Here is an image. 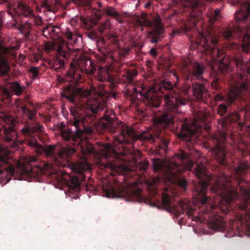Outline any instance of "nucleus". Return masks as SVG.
Here are the masks:
<instances>
[{
    "mask_svg": "<svg viewBox=\"0 0 250 250\" xmlns=\"http://www.w3.org/2000/svg\"><path fill=\"white\" fill-rule=\"evenodd\" d=\"M80 21H83L84 26L85 28L87 30H89L93 27V24L91 21H86L85 20L83 21L81 20L80 17L78 16H76L72 18L70 21V22L72 25L75 26L79 23Z\"/></svg>",
    "mask_w": 250,
    "mask_h": 250,
    "instance_id": "obj_24",
    "label": "nucleus"
},
{
    "mask_svg": "<svg viewBox=\"0 0 250 250\" xmlns=\"http://www.w3.org/2000/svg\"><path fill=\"white\" fill-rule=\"evenodd\" d=\"M31 1V2L32 3H35V0H30Z\"/></svg>",
    "mask_w": 250,
    "mask_h": 250,
    "instance_id": "obj_48",
    "label": "nucleus"
},
{
    "mask_svg": "<svg viewBox=\"0 0 250 250\" xmlns=\"http://www.w3.org/2000/svg\"><path fill=\"white\" fill-rule=\"evenodd\" d=\"M118 71H120L122 80L128 83L125 94L131 100L143 99L147 107L156 108L159 107L161 98L165 100L164 111L160 115H154V126L147 132L142 133L140 138L155 143L157 150L159 153L163 150L166 152L168 142L164 137V133L159 129L164 128L166 125L173 123L175 114L181 112L180 106L188 102L189 97L193 95L199 101L206 103L210 94L208 89V81L203 78L204 67L197 62L185 64L181 69L182 73L186 80H198L201 82L190 84L184 83L179 89H174L173 84L168 79L162 81L159 85L146 87L144 85L137 88L132 84L133 79L137 75L136 69L129 63L120 64Z\"/></svg>",
    "mask_w": 250,
    "mask_h": 250,
    "instance_id": "obj_2",
    "label": "nucleus"
},
{
    "mask_svg": "<svg viewBox=\"0 0 250 250\" xmlns=\"http://www.w3.org/2000/svg\"><path fill=\"white\" fill-rule=\"evenodd\" d=\"M10 151L7 150H0V178H5L6 183L10 181L8 175H13L15 168L11 164L12 161L9 155Z\"/></svg>",
    "mask_w": 250,
    "mask_h": 250,
    "instance_id": "obj_15",
    "label": "nucleus"
},
{
    "mask_svg": "<svg viewBox=\"0 0 250 250\" xmlns=\"http://www.w3.org/2000/svg\"><path fill=\"white\" fill-rule=\"evenodd\" d=\"M28 104H29L30 105H33V103H31V102H30V101H28Z\"/></svg>",
    "mask_w": 250,
    "mask_h": 250,
    "instance_id": "obj_46",
    "label": "nucleus"
},
{
    "mask_svg": "<svg viewBox=\"0 0 250 250\" xmlns=\"http://www.w3.org/2000/svg\"><path fill=\"white\" fill-rule=\"evenodd\" d=\"M1 0L3 2H7L8 7L13 10L15 13L29 18L31 21L34 22L37 26H41L43 25L42 18L40 16H35L33 10L26 5L19 2L17 0Z\"/></svg>",
    "mask_w": 250,
    "mask_h": 250,
    "instance_id": "obj_14",
    "label": "nucleus"
},
{
    "mask_svg": "<svg viewBox=\"0 0 250 250\" xmlns=\"http://www.w3.org/2000/svg\"><path fill=\"white\" fill-rule=\"evenodd\" d=\"M235 33L243 36L242 41V50L247 53L250 51V36L248 33L243 34L241 27L237 26L236 29L231 30L226 29L223 33L224 38L229 40L234 37ZM237 65V76L236 80H234V86L229 91L227 97L225 98L221 93L214 92L215 101H225L229 104H232L235 100L243 98L245 95L249 94V87L250 86V60L249 62H245L241 58H236L235 60Z\"/></svg>",
    "mask_w": 250,
    "mask_h": 250,
    "instance_id": "obj_4",
    "label": "nucleus"
},
{
    "mask_svg": "<svg viewBox=\"0 0 250 250\" xmlns=\"http://www.w3.org/2000/svg\"><path fill=\"white\" fill-rule=\"evenodd\" d=\"M250 15V3L245 1L240 4L239 9L235 12L234 17L238 22H245Z\"/></svg>",
    "mask_w": 250,
    "mask_h": 250,
    "instance_id": "obj_18",
    "label": "nucleus"
},
{
    "mask_svg": "<svg viewBox=\"0 0 250 250\" xmlns=\"http://www.w3.org/2000/svg\"><path fill=\"white\" fill-rule=\"evenodd\" d=\"M112 97H113L114 99H116L117 98V94L115 93H113Z\"/></svg>",
    "mask_w": 250,
    "mask_h": 250,
    "instance_id": "obj_44",
    "label": "nucleus"
},
{
    "mask_svg": "<svg viewBox=\"0 0 250 250\" xmlns=\"http://www.w3.org/2000/svg\"><path fill=\"white\" fill-rule=\"evenodd\" d=\"M60 31L61 29L59 27L54 26L49 23L42 29V35L46 38L52 37L53 36H57Z\"/></svg>",
    "mask_w": 250,
    "mask_h": 250,
    "instance_id": "obj_20",
    "label": "nucleus"
},
{
    "mask_svg": "<svg viewBox=\"0 0 250 250\" xmlns=\"http://www.w3.org/2000/svg\"><path fill=\"white\" fill-rule=\"evenodd\" d=\"M130 52V49L128 47H126L120 49L118 51L117 53L120 57V59L122 58H125L126 56H127Z\"/></svg>",
    "mask_w": 250,
    "mask_h": 250,
    "instance_id": "obj_30",
    "label": "nucleus"
},
{
    "mask_svg": "<svg viewBox=\"0 0 250 250\" xmlns=\"http://www.w3.org/2000/svg\"><path fill=\"white\" fill-rule=\"evenodd\" d=\"M111 40H112V41L114 43H117V37L116 36H112L111 38Z\"/></svg>",
    "mask_w": 250,
    "mask_h": 250,
    "instance_id": "obj_39",
    "label": "nucleus"
},
{
    "mask_svg": "<svg viewBox=\"0 0 250 250\" xmlns=\"http://www.w3.org/2000/svg\"><path fill=\"white\" fill-rule=\"evenodd\" d=\"M104 167L111 169L113 175L115 174H126L129 170V168L127 167L117 164L115 161H109L105 164Z\"/></svg>",
    "mask_w": 250,
    "mask_h": 250,
    "instance_id": "obj_19",
    "label": "nucleus"
},
{
    "mask_svg": "<svg viewBox=\"0 0 250 250\" xmlns=\"http://www.w3.org/2000/svg\"><path fill=\"white\" fill-rule=\"evenodd\" d=\"M191 153L181 150L176 154L175 159L180 162L175 160L167 162L160 159L153 160V169L155 171L159 172L164 174H169L174 178H177L178 185L184 190L187 189L188 181L184 178H178L179 173L186 170H189L199 179L202 180L197 185L195 186V198L193 204L195 208H198V212L208 216L210 222L212 229H219L224 225L222 218L215 214L214 210L218 209V207L213 204V199L206 195L208 187L210 186L212 193L216 192L220 194L219 198H225L229 201L232 197L236 196V193L230 188H226L222 190L219 187L220 179L227 181L225 175L221 174L220 176L211 175L208 172L205 162L202 161L194 163L191 160Z\"/></svg>",
    "mask_w": 250,
    "mask_h": 250,
    "instance_id": "obj_3",
    "label": "nucleus"
},
{
    "mask_svg": "<svg viewBox=\"0 0 250 250\" xmlns=\"http://www.w3.org/2000/svg\"><path fill=\"white\" fill-rule=\"evenodd\" d=\"M99 80L101 82L108 81L112 84L115 83L114 79L111 77L108 72V69L105 70L104 74H100L99 76Z\"/></svg>",
    "mask_w": 250,
    "mask_h": 250,
    "instance_id": "obj_26",
    "label": "nucleus"
},
{
    "mask_svg": "<svg viewBox=\"0 0 250 250\" xmlns=\"http://www.w3.org/2000/svg\"><path fill=\"white\" fill-rule=\"evenodd\" d=\"M9 88L12 92L17 96H20L22 94L24 88L17 82L11 83Z\"/></svg>",
    "mask_w": 250,
    "mask_h": 250,
    "instance_id": "obj_25",
    "label": "nucleus"
},
{
    "mask_svg": "<svg viewBox=\"0 0 250 250\" xmlns=\"http://www.w3.org/2000/svg\"><path fill=\"white\" fill-rule=\"evenodd\" d=\"M99 50L103 55L104 56H106V53L107 51L105 50V49L103 48L102 47H99Z\"/></svg>",
    "mask_w": 250,
    "mask_h": 250,
    "instance_id": "obj_37",
    "label": "nucleus"
},
{
    "mask_svg": "<svg viewBox=\"0 0 250 250\" xmlns=\"http://www.w3.org/2000/svg\"><path fill=\"white\" fill-rule=\"evenodd\" d=\"M86 189L87 190L92 191V193L94 194H96L97 189L96 188L92 185L87 184L86 186Z\"/></svg>",
    "mask_w": 250,
    "mask_h": 250,
    "instance_id": "obj_35",
    "label": "nucleus"
},
{
    "mask_svg": "<svg viewBox=\"0 0 250 250\" xmlns=\"http://www.w3.org/2000/svg\"><path fill=\"white\" fill-rule=\"evenodd\" d=\"M207 16L210 24L219 21L222 18L221 11L219 9L210 8L207 13Z\"/></svg>",
    "mask_w": 250,
    "mask_h": 250,
    "instance_id": "obj_21",
    "label": "nucleus"
},
{
    "mask_svg": "<svg viewBox=\"0 0 250 250\" xmlns=\"http://www.w3.org/2000/svg\"><path fill=\"white\" fill-rule=\"evenodd\" d=\"M64 79L62 78H60V79H59V81L60 82H62V81H63Z\"/></svg>",
    "mask_w": 250,
    "mask_h": 250,
    "instance_id": "obj_45",
    "label": "nucleus"
},
{
    "mask_svg": "<svg viewBox=\"0 0 250 250\" xmlns=\"http://www.w3.org/2000/svg\"><path fill=\"white\" fill-rule=\"evenodd\" d=\"M6 92H8L7 90H5Z\"/></svg>",
    "mask_w": 250,
    "mask_h": 250,
    "instance_id": "obj_50",
    "label": "nucleus"
},
{
    "mask_svg": "<svg viewBox=\"0 0 250 250\" xmlns=\"http://www.w3.org/2000/svg\"><path fill=\"white\" fill-rule=\"evenodd\" d=\"M205 112L199 110L194 115V119L192 121L186 119L182 123L181 132L179 137L184 141L192 143L198 139L199 134L203 129V124L207 118Z\"/></svg>",
    "mask_w": 250,
    "mask_h": 250,
    "instance_id": "obj_9",
    "label": "nucleus"
},
{
    "mask_svg": "<svg viewBox=\"0 0 250 250\" xmlns=\"http://www.w3.org/2000/svg\"><path fill=\"white\" fill-rule=\"evenodd\" d=\"M148 166V162L147 161H144L140 162L138 166L139 169L142 171H146Z\"/></svg>",
    "mask_w": 250,
    "mask_h": 250,
    "instance_id": "obj_31",
    "label": "nucleus"
},
{
    "mask_svg": "<svg viewBox=\"0 0 250 250\" xmlns=\"http://www.w3.org/2000/svg\"><path fill=\"white\" fill-rule=\"evenodd\" d=\"M9 49L0 42V76L6 75L10 70L8 62Z\"/></svg>",
    "mask_w": 250,
    "mask_h": 250,
    "instance_id": "obj_17",
    "label": "nucleus"
},
{
    "mask_svg": "<svg viewBox=\"0 0 250 250\" xmlns=\"http://www.w3.org/2000/svg\"><path fill=\"white\" fill-rule=\"evenodd\" d=\"M199 220V218L198 217H192V220L194 221H197Z\"/></svg>",
    "mask_w": 250,
    "mask_h": 250,
    "instance_id": "obj_43",
    "label": "nucleus"
},
{
    "mask_svg": "<svg viewBox=\"0 0 250 250\" xmlns=\"http://www.w3.org/2000/svg\"><path fill=\"white\" fill-rule=\"evenodd\" d=\"M104 12L107 16L114 18L119 23H122L124 22L123 16L117 12L114 8L108 7L104 10Z\"/></svg>",
    "mask_w": 250,
    "mask_h": 250,
    "instance_id": "obj_22",
    "label": "nucleus"
},
{
    "mask_svg": "<svg viewBox=\"0 0 250 250\" xmlns=\"http://www.w3.org/2000/svg\"><path fill=\"white\" fill-rule=\"evenodd\" d=\"M211 86L213 89L218 91H220L222 88V86L219 83L218 79L213 80L211 83Z\"/></svg>",
    "mask_w": 250,
    "mask_h": 250,
    "instance_id": "obj_33",
    "label": "nucleus"
},
{
    "mask_svg": "<svg viewBox=\"0 0 250 250\" xmlns=\"http://www.w3.org/2000/svg\"><path fill=\"white\" fill-rule=\"evenodd\" d=\"M72 1L76 4H80L83 2V0H72Z\"/></svg>",
    "mask_w": 250,
    "mask_h": 250,
    "instance_id": "obj_40",
    "label": "nucleus"
},
{
    "mask_svg": "<svg viewBox=\"0 0 250 250\" xmlns=\"http://www.w3.org/2000/svg\"><path fill=\"white\" fill-rule=\"evenodd\" d=\"M62 0H43L42 1V6L48 10L58 5L62 6Z\"/></svg>",
    "mask_w": 250,
    "mask_h": 250,
    "instance_id": "obj_23",
    "label": "nucleus"
},
{
    "mask_svg": "<svg viewBox=\"0 0 250 250\" xmlns=\"http://www.w3.org/2000/svg\"><path fill=\"white\" fill-rule=\"evenodd\" d=\"M29 72L32 74L34 79L36 78L39 75V69L38 67H32L29 69Z\"/></svg>",
    "mask_w": 250,
    "mask_h": 250,
    "instance_id": "obj_34",
    "label": "nucleus"
},
{
    "mask_svg": "<svg viewBox=\"0 0 250 250\" xmlns=\"http://www.w3.org/2000/svg\"><path fill=\"white\" fill-rule=\"evenodd\" d=\"M30 20L28 21L21 27L22 32L25 34V37H27L32 29V25Z\"/></svg>",
    "mask_w": 250,
    "mask_h": 250,
    "instance_id": "obj_27",
    "label": "nucleus"
},
{
    "mask_svg": "<svg viewBox=\"0 0 250 250\" xmlns=\"http://www.w3.org/2000/svg\"><path fill=\"white\" fill-rule=\"evenodd\" d=\"M198 38L201 39L204 49L209 53L211 61L216 64L219 71L222 74L229 73L231 70L228 57L223 56L224 51L219 46V40L221 33L219 29L210 26L205 31H198Z\"/></svg>",
    "mask_w": 250,
    "mask_h": 250,
    "instance_id": "obj_7",
    "label": "nucleus"
},
{
    "mask_svg": "<svg viewBox=\"0 0 250 250\" xmlns=\"http://www.w3.org/2000/svg\"><path fill=\"white\" fill-rule=\"evenodd\" d=\"M154 184H156V181H154Z\"/></svg>",
    "mask_w": 250,
    "mask_h": 250,
    "instance_id": "obj_49",
    "label": "nucleus"
},
{
    "mask_svg": "<svg viewBox=\"0 0 250 250\" xmlns=\"http://www.w3.org/2000/svg\"><path fill=\"white\" fill-rule=\"evenodd\" d=\"M227 111L228 107L225 104H220L217 109L218 114L221 116H223L225 113H226Z\"/></svg>",
    "mask_w": 250,
    "mask_h": 250,
    "instance_id": "obj_32",
    "label": "nucleus"
},
{
    "mask_svg": "<svg viewBox=\"0 0 250 250\" xmlns=\"http://www.w3.org/2000/svg\"><path fill=\"white\" fill-rule=\"evenodd\" d=\"M103 189L107 197L123 198L127 196L130 200L139 203H146L148 202L147 198L142 195L141 190L140 189L129 191L125 187L121 189H115L113 187H110L108 189L103 188Z\"/></svg>",
    "mask_w": 250,
    "mask_h": 250,
    "instance_id": "obj_13",
    "label": "nucleus"
},
{
    "mask_svg": "<svg viewBox=\"0 0 250 250\" xmlns=\"http://www.w3.org/2000/svg\"><path fill=\"white\" fill-rule=\"evenodd\" d=\"M0 118L5 123L4 129V141L15 142L17 138V133L14 129L15 119L12 116L5 113H1Z\"/></svg>",
    "mask_w": 250,
    "mask_h": 250,
    "instance_id": "obj_16",
    "label": "nucleus"
},
{
    "mask_svg": "<svg viewBox=\"0 0 250 250\" xmlns=\"http://www.w3.org/2000/svg\"><path fill=\"white\" fill-rule=\"evenodd\" d=\"M150 54L153 57H156L157 55V52L156 49H155V48L151 49V50L150 51Z\"/></svg>",
    "mask_w": 250,
    "mask_h": 250,
    "instance_id": "obj_36",
    "label": "nucleus"
},
{
    "mask_svg": "<svg viewBox=\"0 0 250 250\" xmlns=\"http://www.w3.org/2000/svg\"><path fill=\"white\" fill-rule=\"evenodd\" d=\"M135 25L137 27H141L143 30L144 26L150 27L152 30L148 32L152 43H157L161 42L164 38L166 30L162 19L159 15L152 18V21L144 19L142 21L138 19L136 21Z\"/></svg>",
    "mask_w": 250,
    "mask_h": 250,
    "instance_id": "obj_12",
    "label": "nucleus"
},
{
    "mask_svg": "<svg viewBox=\"0 0 250 250\" xmlns=\"http://www.w3.org/2000/svg\"><path fill=\"white\" fill-rule=\"evenodd\" d=\"M172 74L173 75V76L177 80H178V75L177 74V73H176L175 72H172Z\"/></svg>",
    "mask_w": 250,
    "mask_h": 250,
    "instance_id": "obj_42",
    "label": "nucleus"
},
{
    "mask_svg": "<svg viewBox=\"0 0 250 250\" xmlns=\"http://www.w3.org/2000/svg\"><path fill=\"white\" fill-rule=\"evenodd\" d=\"M240 116L237 112H229L226 117L219 121V127L222 131L214 132L210 135L209 141L212 146H208L209 150L216 160L221 165L227 164L226 157V140L227 136V130L231 129V125L236 123Z\"/></svg>",
    "mask_w": 250,
    "mask_h": 250,
    "instance_id": "obj_8",
    "label": "nucleus"
},
{
    "mask_svg": "<svg viewBox=\"0 0 250 250\" xmlns=\"http://www.w3.org/2000/svg\"><path fill=\"white\" fill-rule=\"evenodd\" d=\"M88 36L91 38V39H94L95 37V35L94 34V33H92V32H90L89 35H88Z\"/></svg>",
    "mask_w": 250,
    "mask_h": 250,
    "instance_id": "obj_41",
    "label": "nucleus"
},
{
    "mask_svg": "<svg viewBox=\"0 0 250 250\" xmlns=\"http://www.w3.org/2000/svg\"><path fill=\"white\" fill-rule=\"evenodd\" d=\"M249 170H250V165L245 163H240L238 166L237 167H235L233 169V173L236 176V178H232L231 176H229L226 174L224 172H220L216 176H220L221 174L225 175V177L228 179L227 181H226L225 180L220 179L219 181V189L222 190H225L226 188H230L236 193V196L232 197V199L228 201L227 199L225 198H220V196L218 193L214 192L215 195L216 196V197H213V204H215L218 207V209H215L214 211L217 212L215 213L217 215L220 216L222 218L224 225L222 228L219 229H214L215 230H223L225 226V222L223 218L221 215H219L218 213L219 211H221L224 213H226L227 211L224 209H222L220 207V204L223 201H224L227 204H229L231 201L233 200L238 199L239 198V193L237 189H236L232 185V179H235L237 185L239 187L240 192L241 195L243 196V202L241 203L239 206V208L242 211L240 219L242 222H245L247 224L250 223V188L249 186L245 187L241 186V184L243 183H245L246 185L247 183L243 178V176L247 173Z\"/></svg>",
    "mask_w": 250,
    "mask_h": 250,
    "instance_id": "obj_5",
    "label": "nucleus"
},
{
    "mask_svg": "<svg viewBox=\"0 0 250 250\" xmlns=\"http://www.w3.org/2000/svg\"><path fill=\"white\" fill-rule=\"evenodd\" d=\"M83 170H82V169H80V170H78V172H79V173H81L83 172Z\"/></svg>",
    "mask_w": 250,
    "mask_h": 250,
    "instance_id": "obj_47",
    "label": "nucleus"
},
{
    "mask_svg": "<svg viewBox=\"0 0 250 250\" xmlns=\"http://www.w3.org/2000/svg\"><path fill=\"white\" fill-rule=\"evenodd\" d=\"M180 32H181L180 30H176L175 29H173L172 31L171 34H170V36L172 38H173L175 35H176L178 33H179Z\"/></svg>",
    "mask_w": 250,
    "mask_h": 250,
    "instance_id": "obj_38",
    "label": "nucleus"
},
{
    "mask_svg": "<svg viewBox=\"0 0 250 250\" xmlns=\"http://www.w3.org/2000/svg\"><path fill=\"white\" fill-rule=\"evenodd\" d=\"M175 199L171 197L169 191L166 189L162 194V202L163 207L168 212L174 213L177 216L186 213L189 217H192L196 209L191 206L190 202L187 199L177 200L175 203Z\"/></svg>",
    "mask_w": 250,
    "mask_h": 250,
    "instance_id": "obj_10",
    "label": "nucleus"
},
{
    "mask_svg": "<svg viewBox=\"0 0 250 250\" xmlns=\"http://www.w3.org/2000/svg\"><path fill=\"white\" fill-rule=\"evenodd\" d=\"M45 50L48 52L55 50L58 56L64 59L62 60L58 57L53 62L49 63V67L56 72H59L64 66V60H71L64 79L73 84H77L79 83L83 82V73L92 74L96 70V65L92 60L86 59L84 56H78V50L71 49L64 41L57 46L52 44L47 45Z\"/></svg>",
    "mask_w": 250,
    "mask_h": 250,
    "instance_id": "obj_6",
    "label": "nucleus"
},
{
    "mask_svg": "<svg viewBox=\"0 0 250 250\" xmlns=\"http://www.w3.org/2000/svg\"><path fill=\"white\" fill-rule=\"evenodd\" d=\"M62 94L73 104L71 113L73 116V125L76 129L73 131L71 128L65 127L62 123L60 125V133L64 140L72 142V146L68 145L64 146L61 144H57L43 147L38 143V134L42 132L44 127L36 122V110L30 109L23 102L21 103L23 114L32 122L21 129V133L24 137L22 144L30 146L38 155L44 153L51 161L49 163L42 161L34 156H26L24 159V171L28 176H39L47 172L61 175L60 180L67 185L70 189L77 191L80 189L79 178L71 176L65 172L57 171L54 167L69 166L71 157L78 151L82 153L83 157L95 153L91 144L88 143L87 139L83 138V133L90 134L93 131L92 126L96 125L95 115H101L103 112L100 121L103 128L112 132H119L120 134V137H114L112 145L107 143L101 145L100 148L101 154L106 159L113 158L119 161L125 160V153L117 151L116 145L128 144V127L123 122L119 123L113 110L107 108L106 97L99 95L95 98L89 99L88 97L91 95L89 90L77 87L71 84L64 87Z\"/></svg>",
    "mask_w": 250,
    "mask_h": 250,
    "instance_id": "obj_1",
    "label": "nucleus"
},
{
    "mask_svg": "<svg viewBox=\"0 0 250 250\" xmlns=\"http://www.w3.org/2000/svg\"><path fill=\"white\" fill-rule=\"evenodd\" d=\"M64 34L68 40L73 41V42H76L78 37H81L77 34H73L68 29L64 32Z\"/></svg>",
    "mask_w": 250,
    "mask_h": 250,
    "instance_id": "obj_28",
    "label": "nucleus"
},
{
    "mask_svg": "<svg viewBox=\"0 0 250 250\" xmlns=\"http://www.w3.org/2000/svg\"><path fill=\"white\" fill-rule=\"evenodd\" d=\"M175 4L182 6L185 11H189L190 17L182 26V32L185 34L196 29L198 19L196 16L201 14L199 3L197 0H173Z\"/></svg>",
    "mask_w": 250,
    "mask_h": 250,
    "instance_id": "obj_11",
    "label": "nucleus"
},
{
    "mask_svg": "<svg viewBox=\"0 0 250 250\" xmlns=\"http://www.w3.org/2000/svg\"><path fill=\"white\" fill-rule=\"evenodd\" d=\"M110 25L109 20H106L104 23H102L98 27L99 32L101 33H104L106 30L109 29Z\"/></svg>",
    "mask_w": 250,
    "mask_h": 250,
    "instance_id": "obj_29",
    "label": "nucleus"
}]
</instances>
